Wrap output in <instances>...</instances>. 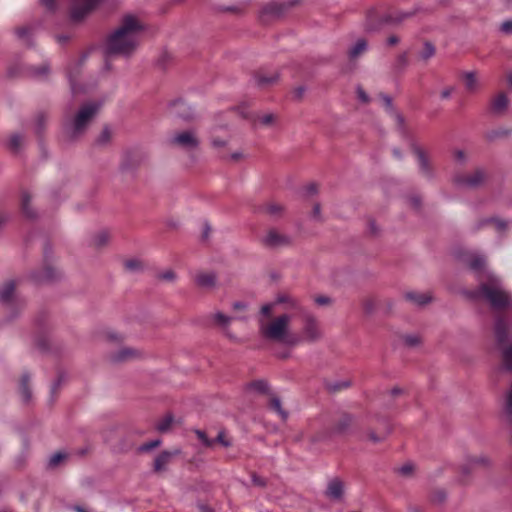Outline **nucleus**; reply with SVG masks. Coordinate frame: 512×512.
Wrapping results in <instances>:
<instances>
[{"mask_svg":"<svg viewBox=\"0 0 512 512\" xmlns=\"http://www.w3.org/2000/svg\"><path fill=\"white\" fill-rule=\"evenodd\" d=\"M357 96H358V99L360 101H362L363 103H368L369 102V96L367 95V93L363 90V88L361 87H358L357 90Z\"/></svg>","mask_w":512,"mask_h":512,"instance_id":"57","label":"nucleus"},{"mask_svg":"<svg viewBox=\"0 0 512 512\" xmlns=\"http://www.w3.org/2000/svg\"><path fill=\"white\" fill-rule=\"evenodd\" d=\"M311 218L315 221L323 220V217L321 214V206L319 203L314 204L312 212H311Z\"/></svg>","mask_w":512,"mask_h":512,"instance_id":"52","label":"nucleus"},{"mask_svg":"<svg viewBox=\"0 0 512 512\" xmlns=\"http://www.w3.org/2000/svg\"><path fill=\"white\" fill-rule=\"evenodd\" d=\"M161 441L159 439L152 440L150 442H147L139 447L140 452H147L150 451L160 445Z\"/></svg>","mask_w":512,"mask_h":512,"instance_id":"50","label":"nucleus"},{"mask_svg":"<svg viewBox=\"0 0 512 512\" xmlns=\"http://www.w3.org/2000/svg\"><path fill=\"white\" fill-rule=\"evenodd\" d=\"M390 433V427L386 424L380 432H376L373 429H369L366 432V438L372 443L382 442L387 435Z\"/></svg>","mask_w":512,"mask_h":512,"instance_id":"30","label":"nucleus"},{"mask_svg":"<svg viewBox=\"0 0 512 512\" xmlns=\"http://www.w3.org/2000/svg\"><path fill=\"white\" fill-rule=\"evenodd\" d=\"M254 78L258 86L266 87L276 83L279 79V74L276 71L269 73L258 72Z\"/></svg>","mask_w":512,"mask_h":512,"instance_id":"21","label":"nucleus"},{"mask_svg":"<svg viewBox=\"0 0 512 512\" xmlns=\"http://www.w3.org/2000/svg\"><path fill=\"white\" fill-rule=\"evenodd\" d=\"M381 99L385 105V107L387 108L388 112L394 116L395 120L397 121V123L401 126L404 122V119L402 117V115H400L398 112H396L394 109H393V106H392V99L387 96V95H381Z\"/></svg>","mask_w":512,"mask_h":512,"instance_id":"36","label":"nucleus"},{"mask_svg":"<svg viewBox=\"0 0 512 512\" xmlns=\"http://www.w3.org/2000/svg\"><path fill=\"white\" fill-rule=\"evenodd\" d=\"M24 143V137L20 134H13L9 138V148L13 151H18Z\"/></svg>","mask_w":512,"mask_h":512,"instance_id":"39","label":"nucleus"},{"mask_svg":"<svg viewBox=\"0 0 512 512\" xmlns=\"http://www.w3.org/2000/svg\"><path fill=\"white\" fill-rule=\"evenodd\" d=\"M41 4L44 5L48 10H55L57 7L56 0H40Z\"/></svg>","mask_w":512,"mask_h":512,"instance_id":"59","label":"nucleus"},{"mask_svg":"<svg viewBox=\"0 0 512 512\" xmlns=\"http://www.w3.org/2000/svg\"><path fill=\"white\" fill-rule=\"evenodd\" d=\"M507 107H508V98L505 93H499L491 101V109L496 114L503 113Z\"/></svg>","mask_w":512,"mask_h":512,"instance_id":"28","label":"nucleus"},{"mask_svg":"<svg viewBox=\"0 0 512 512\" xmlns=\"http://www.w3.org/2000/svg\"><path fill=\"white\" fill-rule=\"evenodd\" d=\"M504 412L507 416H512V386L510 387L506 395Z\"/></svg>","mask_w":512,"mask_h":512,"instance_id":"47","label":"nucleus"},{"mask_svg":"<svg viewBox=\"0 0 512 512\" xmlns=\"http://www.w3.org/2000/svg\"><path fill=\"white\" fill-rule=\"evenodd\" d=\"M56 271L53 267H45L43 271L34 274V278L37 282L50 281L55 279Z\"/></svg>","mask_w":512,"mask_h":512,"instance_id":"34","label":"nucleus"},{"mask_svg":"<svg viewBox=\"0 0 512 512\" xmlns=\"http://www.w3.org/2000/svg\"><path fill=\"white\" fill-rule=\"evenodd\" d=\"M274 115L273 114H266V115H263L261 118H260V122L263 124V125H270L273 123L274 121Z\"/></svg>","mask_w":512,"mask_h":512,"instance_id":"61","label":"nucleus"},{"mask_svg":"<svg viewBox=\"0 0 512 512\" xmlns=\"http://www.w3.org/2000/svg\"><path fill=\"white\" fill-rule=\"evenodd\" d=\"M462 261L477 274L480 282L474 296L486 301L494 310L508 309L506 313L495 316L493 332L498 345H509L505 352H512V294L504 288L501 279L487 269L486 257L483 254L468 251L462 255Z\"/></svg>","mask_w":512,"mask_h":512,"instance_id":"1","label":"nucleus"},{"mask_svg":"<svg viewBox=\"0 0 512 512\" xmlns=\"http://www.w3.org/2000/svg\"><path fill=\"white\" fill-rule=\"evenodd\" d=\"M195 281L202 288H213L216 285V275L211 272H201L196 275Z\"/></svg>","mask_w":512,"mask_h":512,"instance_id":"24","label":"nucleus"},{"mask_svg":"<svg viewBox=\"0 0 512 512\" xmlns=\"http://www.w3.org/2000/svg\"><path fill=\"white\" fill-rule=\"evenodd\" d=\"M94 341L110 345H120L125 342L126 335L110 326H97L91 332Z\"/></svg>","mask_w":512,"mask_h":512,"instance_id":"7","label":"nucleus"},{"mask_svg":"<svg viewBox=\"0 0 512 512\" xmlns=\"http://www.w3.org/2000/svg\"><path fill=\"white\" fill-rule=\"evenodd\" d=\"M318 192V186L314 183L312 184H309L307 187H306V193L307 195H314Z\"/></svg>","mask_w":512,"mask_h":512,"instance_id":"64","label":"nucleus"},{"mask_svg":"<svg viewBox=\"0 0 512 512\" xmlns=\"http://www.w3.org/2000/svg\"><path fill=\"white\" fill-rule=\"evenodd\" d=\"M357 426V421L355 417L351 415L342 416L337 424L335 425V432L337 433H347L352 431Z\"/></svg>","mask_w":512,"mask_h":512,"instance_id":"20","label":"nucleus"},{"mask_svg":"<svg viewBox=\"0 0 512 512\" xmlns=\"http://www.w3.org/2000/svg\"><path fill=\"white\" fill-rule=\"evenodd\" d=\"M156 278L161 282L173 283L176 281L177 275L173 270L167 269L165 271L159 272Z\"/></svg>","mask_w":512,"mask_h":512,"instance_id":"38","label":"nucleus"},{"mask_svg":"<svg viewBox=\"0 0 512 512\" xmlns=\"http://www.w3.org/2000/svg\"><path fill=\"white\" fill-rule=\"evenodd\" d=\"M222 128L223 126L215 125L211 129L210 142L211 146L216 150L225 148L229 142L228 138H222L216 134L218 130Z\"/></svg>","mask_w":512,"mask_h":512,"instance_id":"25","label":"nucleus"},{"mask_svg":"<svg viewBox=\"0 0 512 512\" xmlns=\"http://www.w3.org/2000/svg\"><path fill=\"white\" fill-rule=\"evenodd\" d=\"M21 396L24 401H29L31 398V391L27 383V378L23 377L21 388H20Z\"/></svg>","mask_w":512,"mask_h":512,"instance_id":"44","label":"nucleus"},{"mask_svg":"<svg viewBox=\"0 0 512 512\" xmlns=\"http://www.w3.org/2000/svg\"><path fill=\"white\" fill-rule=\"evenodd\" d=\"M31 201L32 195L26 190L22 191L20 199L22 212L27 218L32 219L36 217V211L32 208Z\"/></svg>","mask_w":512,"mask_h":512,"instance_id":"23","label":"nucleus"},{"mask_svg":"<svg viewBox=\"0 0 512 512\" xmlns=\"http://www.w3.org/2000/svg\"><path fill=\"white\" fill-rule=\"evenodd\" d=\"M367 46L366 40L358 39L348 51L349 58L356 59L367 50Z\"/></svg>","mask_w":512,"mask_h":512,"instance_id":"32","label":"nucleus"},{"mask_svg":"<svg viewBox=\"0 0 512 512\" xmlns=\"http://www.w3.org/2000/svg\"><path fill=\"white\" fill-rule=\"evenodd\" d=\"M261 243L267 248L278 249L291 245L292 238L275 228H270L262 236Z\"/></svg>","mask_w":512,"mask_h":512,"instance_id":"8","label":"nucleus"},{"mask_svg":"<svg viewBox=\"0 0 512 512\" xmlns=\"http://www.w3.org/2000/svg\"><path fill=\"white\" fill-rule=\"evenodd\" d=\"M29 75L36 80H44L50 73V67L47 63H42L39 66H31L28 71Z\"/></svg>","mask_w":512,"mask_h":512,"instance_id":"26","label":"nucleus"},{"mask_svg":"<svg viewBox=\"0 0 512 512\" xmlns=\"http://www.w3.org/2000/svg\"><path fill=\"white\" fill-rule=\"evenodd\" d=\"M178 452H168L164 451L160 453L154 460V470L156 472H163L167 469L173 455H176Z\"/></svg>","mask_w":512,"mask_h":512,"instance_id":"22","label":"nucleus"},{"mask_svg":"<svg viewBox=\"0 0 512 512\" xmlns=\"http://www.w3.org/2000/svg\"><path fill=\"white\" fill-rule=\"evenodd\" d=\"M248 389L251 392L259 393V394H268L269 393V386L266 381L264 380H256L251 382L248 385Z\"/></svg>","mask_w":512,"mask_h":512,"instance_id":"35","label":"nucleus"},{"mask_svg":"<svg viewBox=\"0 0 512 512\" xmlns=\"http://www.w3.org/2000/svg\"><path fill=\"white\" fill-rule=\"evenodd\" d=\"M195 434L196 436L198 437V439L202 442V444L205 446V447H213V445L215 444V441L214 440H211L207 437V435L205 434V432L201 431V430H196L195 431Z\"/></svg>","mask_w":512,"mask_h":512,"instance_id":"45","label":"nucleus"},{"mask_svg":"<svg viewBox=\"0 0 512 512\" xmlns=\"http://www.w3.org/2000/svg\"><path fill=\"white\" fill-rule=\"evenodd\" d=\"M266 211L271 216H276L281 214V212L283 211V206L276 203H270L267 205Z\"/></svg>","mask_w":512,"mask_h":512,"instance_id":"48","label":"nucleus"},{"mask_svg":"<svg viewBox=\"0 0 512 512\" xmlns=\"http://www.w3.org/2000/svg\"><path fill=\"white\" fill-rule=\"evenodd\" d=\"M212 318H213L215 324L217 326H219L226 333L227 326L230 323L232 318L228 317L227 315L223 314L222 312L214 313Z\"/></svg>","mask_w":512,"mask_h":512,"instance_id":"37","label":"nucleus"},{"mask_svg":"<svg viewBox=\"0 0 512 512\" xmlns=\"http://www.w3.org/2000/svg\"><path fill=\"white\" fill-rule=\"evenodd\" d=\"M454 159L459 164H464L468 160L467 154L462 150H456L454 152Z\"/></svg>","mask_w":512,"mask_h":512,"instance_id":"53","label":"nucleus"},{"mask_svg":"<svg viewBox=\"0 0 512 512\" xmlns=\"http://www.w3.org/2000/svg\"><path fill=\"white\" fill-rule=\"evenodd\" d=\"M490 463L491 460L489 459L488 456L484 454L472 455L466 458V461L462 468L465 472H468L477 467H487L490 465Z\"/></svg>","mask_w":512,"mask_h":512,"instance_id":"15","label":"nucleus"},{"mask_svg":"<svg viewBox=\"0 0 512 512\" xmlns=\"http://www.w3.org/2000/svg\"><path fill=\"white\" fill-rule=\"evenodd\" d=\"M401 341L404 343L406 349L420 348L422 338L419 334H406L401 336Z\"/></svg>","mask_w":512,"mask_h":512,"instance_id":"31","label":"nucleus"},{"mask_svg":"<svg viewBox=\"0 0 512 512\" xmlns=\"http://www.w3.org/2000/svg\"><path fill=\"white\" fill-rule=\"evenodd\" d=\"M70 18L74 22L83 21L94 11L102 0H68Z\"/></svg>","mask_w":512,"mask_h":512,"instance_id":"6","label":"nucleus"},{"mask_svg":"<svg viewBox=\"0 0 512 512\" xmlns=\"http://www.w3.org/2000/svg\"><path fill=\"white\" fill-rule=\"evenodd\" d=\"M214 441H215V443L217 442V443L221 444L224 447H229V446L232 445L231 439L223 431L219 432L216 440H214Z\"/></svg>","mask_w":512,"mask_h":512,"instance_id":"49","label":"nucleus"},{"mask_svg":"<svg viewBox=\"0 0 512 512\" xmlns=\"http://www.w3.org/2000/svg\"><path fill=\"white\" fill-rule=\"evenodd\" d=\"M414 152L417 157L420 173L427 178H431L433 176V168L428 157L420 148H415Z\"/></svg>","mask_w":512,"mask_h":512,"instance_id":"16","label":"nucleus"},{"mask_svg":"<svg viewBox=\"0 0 512 512\" xmlns=\"http://www.w3.org/2000/svg\"><path fill=\"white\" fill-rule=\"evenodd\" d=\"M168 112L170 116L183 121H191L195 116L193 109L181 99L170 102Z\"/></svg>","mask_w":512,"mask_h":512,"instance_id":"10","label":"nucleus"},{"mask_svg":"<svg viewBox=\"0 0 512 512\" xmlns=\"http://www.w3.org/2000/svg\"><path fill=\"white\" fill-rule=\"evenodd\" d=\"M146 27L142 20L135 14H125L118 26L111 31L105 40V55L130 57L140 45V36Z\"/></svg>","mask_w":512,"mask_h":512,"instance_id":"3","label":"nucleus"},{"mask_svg":"<svg viewBox=\"0 0 512 512\" xmlns=\"http://www.w3.org/2000/svg\"><path fill=\"white\" fill-rule=\"evenodd\" d=\"M172 422H173V418L171 416H166L158 422L157 429L160 432H166L171 427Z\"/></svg>","mask_w":512,"mask_h":512,"instance_id":"43","label":"nucleus"},{"mask_svg":"<svg viewBox=\"0 0 512 512\" xmlns=\"http://www.w3.org/2000/svg\"><path fill=\"white\" fill-rule=\"evenodd\" d=\"M65 459V455L62 453H56L49 459V466L56 467Z\"/></svg>","mask_w":512,"mask_h":512,"instance_id":"51","label":"nucleus"},{"mask_svg":"<svg viewBox=\"0 0 512 512\" xmlns=\"http://www.w3.org/2000/svg\"><path fill=\"white\" fill-rule=\"evenodd\" d=\"M47 119L48 118H47L46 114H44V113H40L36 116L35 126H36V131L38 133H40L44 129V127L47 123Z\"/></svg>","mask_w":512,"mask_h":512,"instance_id":"46","label":"nucleus"},{"mask_svg":"<svg viewBox=\"0 0 512 512\" xmlns=\"http://www.w3.org/2000/svg\"><path fill=\"white\" fill-rule=\"evenodd\" d=\"M112 138V132L109 128H104L96 139V144L99 146L106 145Z\"/></svg>","mask_w":512,"mask_h":512,"instance_id":"40","label":"nucleus"},{"mask_svg":"<svg viewBox=\"0 0 512 512\" xmlns=\"http://www.w3.org/2000/svg\"><path fill=\"white\" fill-rule=\"evenodd\" d=\"M500 30L505 34H512V20H506L501 24Z\"/></svg>","mask_w":512,"mask_h":512,"instance_id":"56","label":"nucleus"},{"mask_svg":"<svg viewBox=\"0 0 512 512\" xmlns=\"http://www.w3.org/2000/svg\"><path fill=\"white\" fill-rule=\"evenodd\" d=\"M314 302L319 306H327L331 304V299L328 296L320 295L314 298Z\"/></svg>","mask_w":512,"mask_h":512,"instance_id":"54","label":"nucleus"},{"mask_svg":"<svg viewBox=\"0 0 512 512\" xmlns=\"http://www.w3.org/2000/svg\"><path fill=\"white\" fill-rule=\"evenodd\" d=\"M344 493V484L339 479H332L329 481L326 495L332 500H340Z\"/></svg>","mask_w":512,"mask_h":512,"instance_id":"19","label":"nucleus"},{"mask_svg":"<svg viewBox=\"0 0 512 512\" xmlns=\"http://www.w3.org/2000/svg\"><path fill=\"white\" fill-rule=\"evenodd\" d=\"M277 304H274L273 303H266L264 305L261 306L260 308V317L258 319V327L260 328V322L263 321V322H266V323H269L271 322L274 318L272 319H268L271 314H272V311L274 309V307L276 306Z\"/></svg>","mask_w":512,"mask_h":512,"instance_id":"33","label":"nucleus"},{"mask_svg":"<svg viewBox=\"0 0 512 512\" xmlns=\"http://www.w3.org/2000/svg\"><path fill=\"white\" fill-rule=\"evenodd\" d=\"M490 221L494 223L495 228L498 231H504L508 227V223L505 220L493 219V220H490Z\"/></svg>","mask_w":512,"mask_h":512,"instance_id":"55","label":"nucleus"},{"mask_svg":"<svg viewBox=\"0 0 512 512\" xmlns=\"http://www.w3.org/2000/svg\"><path fill=\"white\" fill-rule=\"evenodd\" d=\"M465 88L468 92H475L479 88V81L474 71L463 73Z\"/></svg>","mask_w":512,"mask_h":512,"instance_id":"29","label":"nucleus"},{"mask_svg":"<svg viewBox=\"0 0 512 512\" xmlns=\"http://www.w3.org/2000/svg\"><path fill=\"white\" fill-rule=\"evenodd\" d=\"M33 347L41 351L61 348L59 339L51 331H39L33 336Z\"/></svg>","mask_w":512,"mask_h":512,"instance_id":"9","label":"nucleus"},{"mask_svg":"<svg viewBox=\"0 0 512 512\" xmlns=\"http://www.w3.org/2000/svg\"><path fill=\"white\" fill-rule=\"evenodd\" d=\"M123 268L126 273L139 274L145 270L146 264L141 258L133 257L123 261Z\"/></svg>","mask_w":512,"mask_h":512,"instance_id":"18","label":"nucleus"},{"mask_svg":"<svg viewBox=\"0 0 512 512\" xmlns=\"http://www.w3.org/2000/svg\"><path fill=\"white\" fill-rule=\"evenodd\" d=\"M274 304L283 305V309L285 310H294L299 313L304 311L300 300L289 293L277 294L274 300Z\"/></svg>","mask_w":512,"mask_h":512,"instance_id":"12","label":"nucleus"},{"mask_svg":"<svg viewBox=\"0 0 512 512\" xmlns=\"http://www.w3.org/2000/svg\"><path fill=\"white\" fill-rule=\"evenodd\" d=\"M403 298L416 307H424L432 302L433 296L430 292L407 291Z\"/></svg>","mask_w":512,"mask_h":512,"instance_id":"13","label":"nucleus"},{"mask_svg":"<svg viewBox=\"0 0 512 512\" xmlns=\"http://www.w3.org/2000/svg\"><path fill=\"white\" fill-rule=\"evenodd\" d=\"M0 301L5 304H12L15 301L19 307L24 306V301L20 300L16 294L14 281H7L0 286Z\"/></svg>","mask_w":512,"mask_h":512,"instance_id":"11","label":"nucleus"},{"mask_svg":"<svg viewBox=\"0 0 512 512\" xmlns=\"http://www.w3.org/2000/svg\"><path fill=\"white\" fill-rule=\"evenodd\" d=\"M111 240V233L109 230L102 229L95 232L90 239V245L95 249H102L106 247Z\"/></svg>","mask_w":512,"mask_h":512,"instance_id":"17","label":"nucleus"},{"mask_svg":"<svg viewBox=\"0 0 512 512\" xmlns=\"http://www.w3.org/2000/svg\"><path fill=\"white\" fill-rule=\"evenodd\" d=\"M413 14H414V12L401 13L395 19H388L387 21L399 23V22L403 21L404 19L411 17Z\"/></svg>","mask_w":512,"mask_h":512,"instance_id":"60","label":"nucleus"},{"mask_svg":"<svg viewBox=\"0 0 512 512\" xmlns=\"http://www.w3.org/2000/svg\"><path fill=\"white\" fill-rule=\"evenodd\" d=\"M455 88L453 86H449V87H446L444 88L441 93H440V97L442 99H448L450 98V96L452 95V93L454 92Z\"/></svg>","mask_w":512,"mask_h":512,"instance_id":"58","label":"nucleus"},{"mask_svg":"<svg viewBox=\"0 0 512 512\" xmlns=\"http://www.w3.org/2000/svg\"><path fill=\"white\" fill-rule=\"evenodd\" d=\"M98 102H88L81 106L73 119L64 124V133L69 140H75L84 133L88 125L100 109Z\"/></svg>","mask_w":512,"mask_h":512,"instance_id":"4","label":"nucleus"},{"mask_svg":"<svg viewBox=\"0 0 512 512\" xmlns=\"http://www.w3.org/2000/svg\"><path fill=\"white\" fill-rule=\"evenodd\" d=\"M168 143L171 147L192 152L200 147L201 140L198 131L195 128L175 131L169 138Z\"/></svg>","mask_w":512,"mask_h":512,"instance_id":"5","label":"nucleus"},{"mask_svg":"<svg viewBox=\"0 0 512 512\" xmlns=\"http://www.w3.org/2000/svg\"><path fill=\"white\" fill-rule=\"evenodd\" d=\"M413 470V466L411 464L403 465L399 468V472L402 475H409Z\"/></svg>","mask_w":512,"mask_h":512,"instance_id":"63","label":"nucleus"},{"mask_svg":"<svg viewBox=\"0 0 512 512\" xmlns=\"http://www.w3.org/2000/svg\"><path fill=\"white\" fill-rule=\"evenodd\" d=\"M485 179V173L483 170H476L470 176L459 175L455 177V182L459 185H463L466 187H477L480 185Z\"/></svg>","mask_w":512,"mask_h":512,"instance_id":"14","label":"nucleus"},{"mask_svg":"<svg viewBox=\"0 0 512 512\" xmlns=\"http://www.w3.org/2000/svg\"><path fill=\"white\" fill-rule=\"evenodd\" d=\"M269 407L275 412L282 420L288 418V412L282 407L281 400L275 394H271L269 398Z\"/></svg>","mask_w":512,"mask_h":512,"instance_id":"27","label":"nucleus"},{"mask_svg":"<svg viewBox=\"0 0 512 512\" xmlns=\"http://www.w3.org/2000/svg\"><path fill=\"white\" fill-rule=\"evenodd\" d=\"M302 327L296 332L291 327L292 316L282 313L269 322H260V334L272 341L280 342L290 347H296L303 342H316L322 337L320 323L315 315L304 310L300 313Z\"/></svg>","mask_w":512,"mask_h":512,"instance_id":"2","label":"nucleus"},{"mask_svg":"<svg viewBox=\"0 0 512 512\" xmlns=\"http://www.w3.org/2000/svg\"><path fill=\"white\" fill-rule=\"evenodd\" d=\"M434 54H435L434 46L431 43L426 42L424 44L423 50L420 55L421 58L426 61V60L430 59L432 56H434Z\"/></svg>","mask_w":512,"mask_h":512,"instance_id":"42","label":"nucleus"},{"mask_svg":"<svg viewBox=\"0 0 512 512\" xmlns=\"http://www.w3.org/2000/svg\"><path fill=\"white\" fill-rule=\"evenodd\" d=\"M134 354H126V353H123V354H116V357L112 359L113 362H121V361H126L128 360L129 358H131Z\"/></svg>","mask_w":512,"mask_h":512,"instance_id":"62","label":"nucleus"},{"mask_svg":"<svg viewBox=\"0 0 512 512\" xmlns=\"http://www.w3.org/2000/svg\"><path fill=\"white\" fill-rule=\"evenodd\" d=\"M499 362L502 371H512V354H501Z\"/></svg>","mask_w":512,"mask_h":512,"instance_id":"41","label":"nucleus"}]
</instances>
